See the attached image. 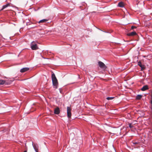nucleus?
Wrapping results in <instances>:
<instances>
[{"label":"nucleus","mask_w":152,"mask_h":152,"mask_svg":"<svg viewBox=\"0 0 152 152\" xmlns=\"http://www.w3.org/2000/svg\"><path fill=\"white\" fill-rule=\"evenodd\" d=\"M52 79L53 86L56 89L57 88L58 82L55 74L53 73L52 74Z\"/></svg>","instance_id":"nucleus-1"},{"label":"nucleus","mask_w":152,"mask_h":152,"mask_svg":"<svg viewBox=\"0 0 152 152\" xmlns=\"http://www.w3.org/2000/svg\"><path fill=\"white\" fill-rule=\"evenodd\" d=\"M31 47L33 50H35L38 49L37 44L34 42H32L31 44Z\"/></svg>","instance_id":"nucleus-2"},{"label":"nucleus","mask_w":152,"mask_h":152,"mask_svg":"<svg viewBox=\"0 0 152 152\" xmlns=\"http://www.w3.org/2000/svg\"><path fill=\"white\" fill-rule=\"evenodd\" d=\"M98 65L102 69L104 70L105 69L107 68V66L104 64L101 61L98 62Z\"/></svg>","instance_id":"nucleus-3"},{"label":"nucleus","mask_w":152,"mask_h":152,"mask_svg":"<svg viewBox=\"0 0 152 152\" xmlns=\"http://www.w3.org/2000/svg\"><path fill=\"white\" fill-rule=\"evenodd\" d=\"M71 109L69 107H67V117L68 118L71 117L72 114L71 113Z\"/></svg>","instance_id":"nucleus-4"},{"label":"nucleus","mask_w":152,"mask_h":152,"mask_svg":"<svg viewBox=\"0 0 152 152\" xmlns=\"http://www.w3.org/2000/svg\"><path fill=\"white\" fill-rule=\"evenodd\" d=\"M60 110L58 107L55 108L54 110V113L56 114H58L60 113Z\"/></svg>","instance_id":"nucleus-5"},{"label":"nucleus","mask_w":152,"mask_h":152,"mask_svg":"<svg viewBox=\"0 0 152 152\" xmlns=\"http://www.w3.org/2000/svg\"><path fill=\"white\" fill-rule=\"evenodd\" d=\"M138 65L141 68V69L142 70L145 69V67L144 65H142L141 61H139L138 63Z\"/></svg>","instance_id":"nucleus-6"},{"label":"nucleus","mask_w":152,"mask_h":152,"mask_svg":"<svg viewBox=\"0 0 152 152\" xmlns=\"http://www.w3.org/2000/svg\"><path fill=\"white\" fill-rule=\"evenodd\" d=\"M148 86L147 85L144 86L141 89V90L144 91L148 89Z\"/></svg>","instance_id":"nucleus-7"},{"label":"nucleus","mask_w":152,"mask_h":152,"mask_svg":"<svg viewBox=\"0 0 152 152\" xmlns=\"http://www.w3.org/2000/svg\"><path fill=\"white\" fill-rule=\"evenodd\" d=\"M137 34V33L135 31L132 32L131 33H128L127 34V35L129 36H132Z\"/></svg>","instance_id":"nucleus-8"},{"label":"nucleus","mask_w":152,"mask_h":152,"mask_svg":"<svg viewBox=\"0 0 152 152\" xmlns=\"http://www.w3.org/2000/svg\"><path fill=\"white\" fill-rule=\"evenodd\" d=\"M29 69V68L27 67H25L21 69L20 70V72H24Z\"/></svg>","instance_id":"nucleus-9"},{"label":"nucleus","mask_w":152,"mask_h":152,"mask_svg":"<svg viewBox=\"0 0 152 152\" xmlns=\"http://www.w3.org/2000/svg\"><path fill=\"white\" fill-rule=\"evenodd\" d=\"M33 147L35 149L36 152H38V146L37 145L34 144L33 145Z\"/></svg>","instance_id":"nucleus-10"},{"label":"nucleus","mask_w":152,"mask_h":152,"mask_svg":"<svg viewBox=\"0 0 152 152\" xmlns=\"http://www.w3.org/2000/svg\"><path fill=\"white\" fill-rule=\"evenodd\" d=\"M48 21V20L46 19H43L42 20H41L38 22L39 23H44L47 22Z\"/></svg>","instance_id":"nucleus-11"},{"label":"nucleus","mask_w":152,"mask_h":152,"mask_svg":"<svg viewBox=\"0 0 152 152\" xmlns=\"http://www.w3.org/2000/svg\"><path fill=\"white\" fill-rule=\"evenodd\" d=\"M5 83L6 84H8V83L7 82H6V81L4 80H0V85H3Z\"/></svg>","instance_id":"nucleus-12"},{"label":"nucleus","mask_w":152,"mask_h":152,"mask_svg":"<svg viewBox=\"0 0 152 152\" xmlns=\"http://www.w3.org/2000/svg\"><path fill=\"white\" fill-rule=\"evenodd\" d=\"M10 6V3H8L6 5L3 6L2 7V9L1 10H2L5 8L7 7L8 6Z\"/></svg>","instance_id":"nucleus-13"},{"label":"nucleus","mask_w":152,"mask_h":152,"mask_svg":"<svg viewBox=\"0 0 152 152\" xmlns=\"http://www.w3.org/2000/svg\"><path fill=\"white\" fill-rule=\"evenodd\" d=\"M118 6L120 7H124V3L122 2H120L118 3Z\"/></svg>","instance_id":"nucleus-14"},{"label":"nucleus","mask_w":152,"mask_h":152,"mask_svg":"<svg viewBox=\"0 0 152 152\" xmlns=\"http://www.w3.org/2000/svg\"><path fill=\"white\" fill-rule=\"evenodd\" d=\"M142 95H138L137 96L136 99L137 100H140L142 98Z\"/></svg>","instance_id":"nucleus-15"},{"label":"nucleus","mask_w":152,"mask_h":152,"mask_svg":"<svg viewBox=\"0 0 152 152\" xmlns=\"http://www.w3.org/2000/svg\"><path fill=\"white\" fill-rule=\"evenodd\" d=\"M114 98V97H108L107 98V99L108 100H111Z\"/></svg>","instance_id":"nucleus-16"},{"label":"nucleus","mask_w":152,"mask_h":152,"mask_svg":"<svg viewBox=\"0 0 152 152\" xmlns=\"http://www.w3.org/2000/svg\"><path fill=\"white\" fill-rule=\"evenodd\" d=\"M132 123H130L129 124V127L130 128H132L133 127V126L132 125Z\"/></svg>","instance_id":"nucleus-17"},{"label":"nucleus","mask_w":152,"mask_h":152,"mask_svg":"<svg viewBox=\"0 0 152 152\" xmlns=\"http://www.w3.org/2000/svg\"><path fill=\"white\" fill-rule=\"evenodd\" d=\"M137 28V27L135 26H132L131 28V29H133L134 28Z\"/></svg>","instance_id":"nucleus-18"},{"label":"nucleus","mask_w":152,"mask_h":152,"mask_svg":"<svg viewBox=\"0 0 152 152\" xmlns=\"http://www.w3.org/2000/svg\"><path fill=\"white\" fill-rule=\"evenodd\" d=\"M134 144H137V142H135L134 143Z\"/></svg>","instance_id":"nucleus-19"},{"label":"nucleus","mask_w":152,"mask_h":152,"mask_svg":"<svg viewBox=\"0 0 152 152\" xmlns=\"http://www.w3.org/2000/svg\"><path fill=\"white\" fill-rule=\"evenodd\" d=\"M23 152H27V151L26 150V151H24Z\"/></svg>","instance_id":"nucleus-20"}]
</instances>
